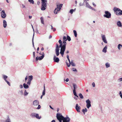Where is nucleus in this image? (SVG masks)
<instances>
[{
	"mask_svg": "<svg viewBox=\"0 0 122 122\" xmlns=\"http://www.w3.org/2000/svg\"><path fill=\"white\" fill-rule=\"evenodd\" d=\"M56 117L59 122H70V118L68 116L65 117L61 114L57 113L56 114Z\"/></svg>",
	"mask_w": 122,
	"mask_h": 122,
	"instance_id": "1",
	"label": "nucleus"
},
{
	"mask_svg": "<svg viewBox=\"0 0 122 122\" xmlns=\"http://www.w3.org/2000/svg\"><path fill=\"white\" fill-rule=\"evenodd\" d=\"M58 42L60 44V45H59V44L58 43H56L55 49L56 54L57 56H58L60 54L59 51L60 50V47H61L62 45V42L61 41V40H60Z\"/></svg>",
	"mask_w": 122,
	"mask_h": 122,
	"instance_id": "2",
	"label": "nucleus"
},
{
	"mask_svg": "<svg viewBox=\"0 0 122 122\" xmlns=\"http://www.w3.org/2000/svg\"><path fill=\"white\" fill-rule=\"evenodd\" d=\"M113 10L117 15H122V10H121L120 9L116 7H114Z\"/></svg>",
	"mask_w": 122,
	"mask_h": 122,
	"instance_id": "3",
	"label": "nucleus"
},
{
	"mask_svg": "<svg viewBox=\"0 0 122 122\" xmlns=\"http://www.w3.org/2000/svg\"><path fill=\"white\" fill-rule=\"evenodd\" d=\"M41 10H45L47 7V0H41Z\"/></svg>",
	"mask_w": 122,
	"mask_h": 122,
	"instance_id": "4",
	"label": "nucleus"
},
{
	"mask_svg": "<svg viewBox=\"0 0 122 122\" xmlns=\"http://www.w3.org/2000/svg\"><path fill=\"white\" fill-rule=\"evenodd\" d=\"M62 4H61L59 5H57V7L55 9L54 11V13L55 14H57L58 12L60 10L62 6Z\"/></svg>",
	"mask_w": 122,
	"mask_h": 122,
	"instance_id": "5",
	"label": "nucleus"
},
{
	"mask_svg": "<svg viewBox=\"0 0 122 122\" xmlns=\"http://www.w3.org/2000/svg\"><path fill=\"white\" fill-rule=\"evenodd\" d=\"M105 14L103 15L104 17L109 18H110L111 16V13L108 11H105Z\"/></svg>",
	"mask_w": 122,
	"mask_h": 122,
	"instance_id": "6",
	"label": "nucleus"
},
{
	"mask_svg": "<svg viewBox=\"0 0 122 122\" xmlns=\"http://www.w3.org/2000/svg\"><path fill=\"white\" fill-rule=\"evenodd\" d=\"M60 47L61 48V50L60 53L63 56L66 49V47L62 46L61 47Z\"/></svg>",
	"mask_w": 122,
	"mask_h": 122,
	"instance_id": "7",
	"label": "nucleus"
},
{
	"mask_svg": "<svg viewBox=\"0 0 122 122\" xmlns=\"http://www.w3.org/2000/svg\"><path fill=\"white\" fill-rule=\"evenodd\" d=\"M101 36L102 40L105 43L107 44V43L106 36L105 35L101 34Z\"/></svg>",
	"mask_w": 122,
	"mask_h": 122,
	"instance_id": "8",
	"label": "nucleus"
},
{
	"mask_svg": "<svg viewBox=\"0 0 122 122\" xmlns=\"http://www.w3.org/2000/svg\"><path fill=\"white\" fill-rule=\"evenodd\" d=\"M86 107L88 108H89L91 106V101L88 99L86 100Z\"/></svg>",
	"mask_w": 122,
	"mask_h": 122,
	"instance_id": "9",
	"label": "nucleus"
},
{
	"mask_svg": "<svg viewBox=\"0 0 122 122\" xmlns=\"http://www.w3.org/2000/svg\"><path fill=\"white\" fill-rule=\"evenodd\" d=\"M3 78L4 80L6 82L7 84L9 86H10V83L6 79L8 78V76L6 75H3Z\"/></svg>",
	"mask_w": 122,
	"mask_h": 122,
	"instance_id": "10",
	"label": "nucleus"
},
{
	"mask_svg": "<svg viewBox=\"0 0 122 122\" xmlns=\"http://www.w3.org/2000/svg\"><path fill=\"white\" fill-rule=\"evenodd\" d=\"M1 16L2 18H5L6 16V15L4 10H2L1 12Z\"/></svg>",
	"mask_w": 122,
	"mask_h": 122,
	"instance_id": "11",
	"label": "nucleus"
},
{
	"mask_svg": "<svg viewBox=\"0 0 122 122\" xmlns=\"http://www.w3.org/2000/svg\"><path fill=\"white\" fill-rule=\"evenodd\" d=\"M54 61L56 63H58L59 61V59L58 57H56V55H54L53 58Z\"/></svg>",
	"mask_w": 122,
	"mask_h": 122,
	"instance_id": "12",
	"label": "nucleus"
},
{
	"mask_svg": "<svg viewBox=\"0 0 122 122\" xmlns=\"http://www.w3.org/2000/svg\"><path fill=\"white\" fill-rule=\"evenodd\" d=\"M44 52H43L42 53V55L41 56H40L38 57H36V61H38V60H42L44 57Z\"/></svg>",
	"mask_w": 122,
	"mask_h": 122,
	"instance_id": "13",
	"label": "nucleus"
},
{
	"mask_svg": "<svg viewBox=\"0 0 122 122\" xmlns=\"http://www.w3.org/2000/svg\"><path fill=\"white\" fill-rule=\"evenodd\" d=\"M75 108L77 112H80V110L81 109V107L80 106H79V105L78 104H76Z\"/></svg>",
	"mask_w": 122,
	"mask_h": 122,
	"instance_id": "14",
	"label": "nucleus"
},
{
	"mask_svg": "<svg viewBox=\"0 0 122 122\" xmlns=\"http://www.w3.org/2000/svg\"><path fill=\"white\" fill-rule=\"evenodd\" d=\"M85 3L86 4V7L90 9V7H91V6L89 5L88 2L86 0H84V1L83 3Z\"/></svg>",
	"mask_w": 122,
	"mask_h": 122,
	"instance_id": "15",
	"label": "nucleus"
},
{
	"mask_svg": "<svg viewBox=\"0 0 122 122\" xmlns=\"http://www.w3.org/2000/svg\"><path fill=\"white\" fill-rule=\"evenodd\" d=\"M33 104L34 106H37L39 103V101L37 100H35L33 102Z\"/></svg>",
	"mask_w": 122,
	"mask_h": 122,
	"instance_id": "16",
	"label": "nucleus"
},
{
	"mask_svg": "<svg viewBox=\"0 0 122 122\" xmlns=\"http://www.w3.org/2000/svg\"><path fill=\"white\" fill-rule=\"evenodd\" d=\"M117 26L119 27H121L122 26V23L120 21H118L117 23Z\"/></svg>",
	"mask_w": 122,
	"mask_h": 122,
	"instance_id": "17",
	"label": "nucleus"
},
{
	"mask_svg": "<svg viewBox=\"0 0 122 122\" xmlns=\"http://www.w3.org/2000/svg\"><path fill=\"white\" fill-rule=\"evenodd\" d=\"M107 46H106L103 48L102 51L106 53L107 51Z\"/></svg>",
	"mask_w": 122,
	"mask_h": 122,
	"instance_id": "18",
	"label": "nucleus"
},
{
	"mask_svg": "<svg viewBox=\"0 0 122 122\" xmlns=\"http://www.w3.org/2000/svg\"><path fill=\"white\" fill-rule=\"evenodd\" d=\"M23 86L25 89H27L29 87V86L25 83H24L23 84Z\"/></svg>",
	"mask_w": 122,
	"mask_h": 122,
	"instance_id": "19",
	"label": "nucleus"
},
{
	"mask_svg": "<svg viewBox=\"0 0 122 122\" xmlns=\"http://www.w3.org/2000/svg\"><path fill=\"white\" fill-rule=\"evenodd\" d=\"M32 28L33 29L34 32V34L33 35V36L32 39V43L33 46L34 48H35L34 47V41H33L34 37V29L33 28V27L32 25Z\"/></svg>",
	"mask_w": 122,
	"mask_h": 122,
	"instance_id": "20",
	"label": "nucleus"
},
{
	"mask_svg": "<svg viewBox=\"0 0 122 122\" xmlns=\"http://www.w3.org/2000/svg\"><path fill=\"white\" fill-rule=\"evenodd\" d=\"M3 25L4 27V28H5L7 26V24L5 20H3Z\"/></svg>",
	"mask_w": 122,
	"mask_h": 122,
	"instance_id": "21",
	"label": "nucleus"
},
{
	"mask_svg": "<svg viewBox=\"0 0 122 122\" xmlns=\"http://www.w3.org/2000/svg\"><path fill=\"white\" fill-rule=\"evenodd\" d=\"M36 113H32L30 115V116L32 117V118L35 117V115L36 114Z\"/></svg>",
	"mask_w": 122,
	"mask_h": 122,
	"instance_id": "22",
	"label": "nucleus"
},
{
	"mask_svg": "<svg viewBox=\"0 0 122 122\" xmlns=\"http://www.w3.org/2000/svg\"><path fill=\"white\" fill-rule=\"evenodd\" d=\"M73 86L74 89L73 90H76V89L77 88V85L76 84H75L74 83H73Z\"/></svg>",
	"mask_w": 122,
	"mask_h": 122,
	"instance_id": "23",
	"label": "nucleus"
},
{
	"mask_svg": "<svg viewBox=\"0 0 122 122\" xmlns=\"http://www.w3.org/2000/svg\"><path fill=\"white\" fill-rule=\"evenodd\" d=\"M33 79V76L32 75H31L30 76H29V79L28 80V81H31V80H32Z\"/></svg>",
	"mask_w": 122,
	"mask_h": 122,
	"instance_id": "24",
	"label": "nucleus"
},
{
	"mask_svg": "<svg viewBox=\"0 0 122 122\" xmlns=\"http://www.w3.org/2000/svg\"><path fill=\"white\" fill-rule=\"evenodd\" d=\"M35 117H36L37 119H40L41 118V117H39V114L37 113H36V114L35 115Z\"/></svg>",
	"mask_w": 122,
	"mask_h": 122,
	"instance_id": "25",
	"label": "nucleus"
},
{
	"mask_svg": "<svg viewBox=\"0 0 122 122\" xmlns=\"http://www.w3.org/2000/svg\"><path fill=\"white\" fill-rule=\"evenodd\" d=\"M87 110L86 108H85V109H83L82 110V111L83 112L84 114H85V112H87Z\"/></svg>",
	"mask_w": 122,
	"mask_h": 122,
	"instance_id": "26",
	"label": "nucleus"
},
{
	"mask_svg": "<svg viewBox=\"0 0 122 122\" xmlns=\"http://www.w3.org/2000/svg\"><path fill=\"white\" fill-rule=\"evenodd\" d=\"M105 66L106 68H108L110 67V64L108 62L106 63L105 64Z\"/></svg>",
	"mask_w": 122,
	"mask_h": 122,
	"instance_id": "27",
	"label": "nucleus"
},
{
	"mask_svg": "<svg viewBox=\"0 0 122 122\" xmlns=\"http://www.w3.org/2000/svg\"><path fill=\"white\" fill-rule=\"evenodd\" d=\"M5 122H11V120L8 116L7 117V118L5 121Z\"/></svg>",
	"mask_w": 122,
	"mask_h": 122,
	"instance_id": "28",
	"label": "nucleus"
},
{
	"mask_svg": "<svg viewBox=\"0 0 122 122\" xmlns=\"http://www.w3.org/2000/svg\"><path fill=\"white\" fill-rule=\"evenodd\" d=\"M121 47H122V45L120 44H119L118 45L117 48L119 50H121Z\"/></svg>",
	"mask_w": 122,
	"mask_h": 122,
	"instance_id": "29",
	"label": "nucleus"
},
{
	"mask_svg": "<svg viewBox=\"0 0 122 122\" xmlns=\"http://www.w3.org/2000/svg\"><path fill=\"white\" fill-rule=\"evenodd\" d=\"M28 93L26 92V90H25L24 94V95L25 96H26L28 95Z\"/></svg>",
	"mask_w": 122,
	"mask_h": 122,
	"instance_id": "30",
	"label": "nucleus"
},
{
	"mask_svg": "<svg viewBox=\"0 0 122 122\" xmlns=\"http://www.w3.org/2000/svg\"><path fill=\"white\" fill-rule=\"evenodd\" d=\"M73 93L74 95L75 96H76V97H78V96H77L76 94V90H73Z\"/></svg>",
	"mask_w": 122,
	"mask_h": 122,
	"instance_id": "31",
	"label": "nucleus"
},
{
	"mask_svg": "<svg viewBox=\"0 0 122 122\" xmlns=\"http://www.w3.org/2000/svg\"><path fill=\"white\" fill-rule=\"evenodd\" d=\"M73 31L75 36L76 37L77 36V33L76 31V30H73Z\"/></svg>",
	"mask_w": 122,
	"mask_h": 122,
	"instance_id": "32",
	"label": "nucleus"
},
{
	"mask_svg": "<svg viewBox=\"0 0 122 122\" xmlns=\"http://www.w3.org/2000/svg\"><path fill=\"white\" fill-rule=\"evenodd\" d=\"M117 81L119 82H120L122 81V77L121 78H120L117 79Z\"/></svg>",
	"mask_w": 122,
	"mask_h": 122,
	"instance_id": "33",
	"label": "nucleus"
},
{
	"mask_svg": "<svg viewBox=\"0 0 122 122\" xmlns=\"http://www.w3.org/2000/svg\"><path fill=\"white\" fill-rule=\"evenodd\" d=\"M66 41H63V45L62 44V46H65L66 47Z\"/></svg>",
	"mask_w": 122,
	"mask_h": 122,
	"instance_id": "34",
	"label": "nucleus"
},
{
	"mask_svg": "<svg viewBox=\"0 0 122 122\" xmlns=\"http://www.w3.org/2000/svg\"><path fill=\"white\" fill-rule=\"evenodd\" d=\"M79 95L81 98L83 99V97L81 93H79Z\"/></svg>",
	"mask_w": 122,
	"mask_h": 122,
	"instance_id": "35",
	"label": "nucleus"
},
{
	"mask_svg": "<svg viewBox=\"0 0 122 122\" xmlns=\"http://www.w3.org/2000/svg\"><path fill=\"white\" fill-rule=\"evenodd\" d=\"M66 64L67 65V66L68 67H69L70 66V64L69 63H68V61H67V60L66 61Z\"/></svg>",
	"mask_w": 122,
	"mask_h": 122,
	"instance_id": "36",
	"label": "nucleus"
},
{
	"mask_svg": "<svg viewBox=\"0 0 122 122\" xmlns=\"http://www.w3.org/2000/svg\"><path fill=\"white\" fill-rule=\"evenodd\" d=\"M41 22L42 24H44V21L43 20V19L42 17H41Z\"/></svg>",
	"mask_w": 122,
	"mask_h": 122,
	"instance_id": "37",
	"label": "nucleus"
},
{
	"mask_svg": "<svg viewBox=\"0 0 122 122\" xmlns=\"http://www.w3.org/2000/svg\"><path fill=\"white\" fill-rule=\"evenodd\" d=\"M45 86H44V90H43L42 93V95H44L45 94Z\"/></svg>",
	"mask_w": 122,
	"mask_h": 122,
	"instance_id": "38",
	"label": "nucleus"
},
{
	"mask_svg": "<svg viewBox=\"0 0 122 122\" xmlns=\"http://www.w3.org/2000/svg\"><path fill=\"white\" fill-rule=\"evenodd\" d=\"M67 39L69 41L71 40V38L70 37L68 36H67Z\"/></svg>",
	"mask_w": 122,
	"mask_h": 122,
	"instance_id": "39",
	"label": "nucleus"
},
{
	"mask_svg": "<svg viewBox=\"0 0 122 122\" xmlns=\"http://www.w3.org/2000/svg\"><path fill=\"white\" fill-rule=\"evenodd\" d=\"M19 93L21 95H23V91L22 90H20L19 91Z\"/></svg>",
	"mask_w": 122,
	"mask_h": 122,
	"instance_id": "40",
	"label": "nucleus"
},
{
	"mask_svg": "<svg viewBox=\"0 0 122 122\" xmlns=\"http://www.w3.org/2000/svg\"><path fill=\"white\" fill-rule=\"evenodd\" d=\"M120 96L121 98L122 99V93L121 91H120L119 93Z\"/></svg>",
	"mask_w": 122,
	"mask_h": 122,
	"instance_id": "41",
	"label": "nucleus"
},
{
	"mask_svg": "<svg viewBox=\"0 0 122 122\" xmlns=\"http://www.w3.org/2000/svg\"><path fill=\"white\" fill-rule=\"evenodd\" d=\"M28 1L32 4H34V2L33 0H28Z\"/></svg>",
	"mask_w": 122,
	"mask_h": 122,
	"instance_id": "42",
	"label": "nucleus"
},
{
	"mask_svg": "<svg viewBox=\"0 0 122 122\" xmlns=\"http://www.w3.org/2000/svg\"><path fill=\"white\" fill-rule=\"evenodd\" d=\"M71 65L73 66H75V64L74 63L72 62V61L71 62Z\"/></svg>",
	"mask_w": 122,
	"mask_h": 122,
	"instance_id": "43",
	"label": "nucleus"
},
{
	"mask_svg": "<svg viewBox=\"0 0 122 122\" xmlns=\"http://www.w3.org/2000/svg\"><path fill=\"white\" fill-rule=\"evenodd\" d=\"M74 11V10L72 9H71L70 11V12L71 14H72Z\"/></svg>",
	"mask_w": 122,
	"mask_h": 122,
	"instance_id": "44",
	"label": "nucleus"
},
{
	"mask_svg": "<svg viewBox=\"0 0 122 122\" xmlns=\"http://www.w3.org/2000/svg\"><path fill=\"white\" fill-rule=\"evenodd\" d=\"M63 41H66L67 40V38L66 36H64L63 37Z\"/></svg>",
	"mask_w": 122,
	"mask_h": 122,
	"instance_id": "45",
	"label": "nucleus"
},
{
	"mask_svg": "<svg viewBox=\"0 0 122 122\" xmlns=\"http://www.w3.org/2000/svg\"><path fill=\"white\" fill-rule=\"evenodd\" d=\"M90 7V9H91L92 10H94V11H96L97 10L93 8H92V7Z\"/></svg>",
	"mask_w": 122,
	"mask_h": 122,
	"instance_id": "46",
	"label": "nucleus"
},
{
	"mask_svg": "<svg viewBox=\"0 0 122 122\" xmlns=\"http://www.w3.org/2000/svg\"><path fill=\"white\" fill-rule=\"evenodd\" d=\"M31 82L30 81H28L27 83V84L28 86L30 85V84Z\"/></svg>",
	"mask_w": 122,
	"mask_h": 122,
	"instance_id": "47",
	"label": "nucleus"
},
{
	"mask_svg": "<svg viewBox=\"0 0 122 122\" xmlns=\"http://www.w3.org/2000/svg\"><path fill=\"white\" fill-rule=\"evenodd\" d=\"M92 85L93 87H95V84L94 82H93L92 83Z\"/></svg>",
	"mask_w": 122,
	"mask_h": 122,
	"instance_id": "48",
	"label": "nucleus"
},
{
	"mask_svg": "<svg viewBox=\"0 0 122 122\" xmlns=\"http://www.w3.org/2000/svg\"><path fill=\"white\" fill-rule=\"evenodd\" d=\"M41 108V106L40 105H38V107L37 108V109H40Z\"/></svg>",
	"mask_w": 122,
	"mask_h": 122,
	"instance_id": "49",
	"label": "nucleus"
},
{
	"mask_svg": "<svg viewBox=\"0 0 122 122\" xmlns=\"http://www.w3.org/2000/svg\"><path fill=\"white\" fill-rule=\"evenodd\" d=\"M73 70V71H77L76 69V68H72Z\"/></svg>",
	"mask_w": 122,
	"mask_h": 122,
	"instance_id": "50",
	"label": "nucleus"
},
{
	"mask_svg": "<svg viewBox=\"0 0 122 122\" xmlns=\"http://www.w3.org/2000/svg\"><path fill=\"white\" fill-rule=\"evenodd\" d=\"M19 87L21 88L22 89L23 88V86L22 85H19Z\"/></svg>",
	"mask_w": 122,
	"mask_h": 122,
	"instance_id": "51",
	"label": "nucleus"
},
{
	"mask_svg": "<svg viewBox=\"0 0 122 122\" xmlns=\"http://www.w3.org/2000/svg\"><path fill=\"white\" fill-rule=\"evenodd\" d=\"M67 58L68 59V60H69V56H68V55H67Z\"/></svg>",
	"mask_w": 122,
	"mask_h": 122,
	"instance_id": "52",
	"label": "nucleus"
},
{
	"mask_svg": "<svg viewBox=\"0 0 122 122\" xmlns=\"http://www.w3.org/2000/svg\"><path fill=\"white\" fill-rule=\"evenodd\" d=\"M28 79V77L27 76H26L25 78V81L26 82L27 79Z\"/></svg>",
	"mask_w": 122,
	"mask_h": 122,
	"instance_id": "53",
	"label": "nucleus"
},
{
	"mask_svg": "<svg viewBox=\"0 0 122 122\" xmlns=\"http://www.w3.org/2000/svg\"><path fill=\"white\" fill-rule=\"evenodd\" d=\"M69 51L68 50H67L65 52L66 54H68L69 53Z\"/></svg>",
	"mask_w": 122,
	"mask_h": 122,
	"instance_id": "54",
	"label": "nucleus"
},
{
	"mask_svg": "<svg viewBox=\"0 0 122 122\" xmlns=\"http://www.w3.org/2000/svg\"><path fill=\"white\" fill-rule=\"evenodd\" d=\"M69 79L68 78H66V82H68L69 81Z\"/></svg>",
	"mask_w": 122,
	"mask_h": 122,
	"instance_id": "55",
	"label": "nucleus"
},
{
	"mask_svg": "<svg viewBox=\"0 0 122 122\" xmlns=\"http://www.w3.org/2000/svg\"><path fill=\"white\" fill-rule=\"evenodd\" d=\"M83 5V4H81V3H80L79 4V5L80 6H82V5Z\"/></svg>",
	"mask_w": 122,
	"mask_h": 122,
	"instance_id": "56",
	"label": "nucleus"
},
{
	"mask_svg": "<svg viewBox=\"0 0 122 122\" xmlns=\"http://www.w3.org/2000/svg\"><path fill=\"white\" fill-rule=\"evenodd\" d=\"M35 32L36 33H38V30L37 29H36V30Z\"/></svg>",
	"mask_w": 122,
	"mask_h": 122,
	"instance_id": "57",
	"label": "nucleus"
},
{
	"mask_svg": "<svg viewBox=\"0 0 122 122\" xmlns=\"http://www.w3.org/2000/svg\"><path fill=\"white\" fill-rule=\"evenodd\" d=\"M92 4L93 5L95 6H96V5L94 3H93V2L92 3Z\"/></svg>",
	"mask_w": 122,
	"mask_h": 122,
	"instance_id": "58",
	"label": "nucleus"
},
{
	"mask_svg": "<svg viewBox=\"0 0 122 122\" xmlns=\"http://www.w3.org/2000/svg\"><path fill=\"white\" fill-rule=\"evenodd\" d=\"M33 56L34 57L35 56V52H33Z\"/></svg>",
	"mask_w": 122,
	"mask_h": 122,
	"instance_id": "59",
	"label": "nucleus"
},
{
	"mask_svg": "<svg viewBox=\"0 0 122 122\" xmlns=\"http://www.w3.org/2000/svg\"><path fill=\"white\" fill-rule=\"evenodd\" d=\"M22 7L23 8H25V5H24L23 4H22Z\"/></svg>",
	"mask_w": 122,
	"mask_h": 122,
	"instance_id": "60",
	"label": "nucleus"
},
{
	"mask_svg": "<svg viewBox=\"0 0 122 122\" xmlns=\"http://www.w3.org/2000/svg\"><path fill=\"white\" fill-rule=\"evenodd\" d=\"M56 30V29L55 28H53V31H55Z\"/></svg>",
	"mask_w": 122,
	"mask_h": 122,
	"instance_id": "61",
	"label": "nucleus"
},
{
	"mask_svg": "<svg viewBox=\"0 0 122 122\" xmlns=\"http://www.w3.org/2000/svg\"><path fill=\"white\" fill-rule=\"evenodd\" d=\"M51 122H56L55 121V120H53L51 121Z\"/></svg>",
	"mask_w": 122,
	"mask_h": 122,
	"instance_id": "62",
	"label": "nucleus"
},
{
	"mask_svg": "<svg viewBox=\"0 0 122 122\" xmlns=\"http://www.w3.org/2000/svg\"><path fill=\"white\" fill-rule=\"evenodd\" d=\"M49 107L51 109H53V108L50 105V106Z\"/></svg>",
	"mask_w": 122,
	"mask_h": 122,
	"instance_id": "63",
	"label": "nucleus"
},
{
	"mask_svg": "<svg viewBox=\"0 0 122 122\" xmlns=\"http://www.w3.org/2000/svg\"><path fill=\"white\" fill-rule=\"evenodd\" d=\"M51 37H52V36L51 35H50L49 37V39H50V38H51Z\"/></svg>",
	"mask_w": 122,
	"mask_h": 122,
	"instance_id": "64",
	"label": "nucleus"
}]
</instances>
